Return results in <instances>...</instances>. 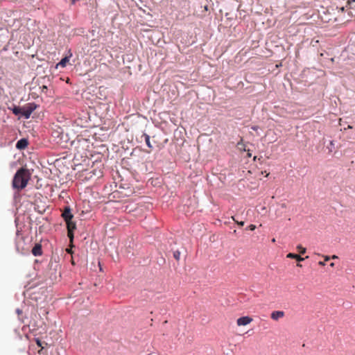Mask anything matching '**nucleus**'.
I'll return each instance as SVG.
<instances>
[{
    "instance_id": "15",
    "label": "nucleus",
    "mask_w": 355,
    "mask_h": 355,
    "mask_svg": "<svg viewBox=\"0 0 355 355\" xmlns=\"http://www.w3.org/2000/svg\"><path fill=\"white\" fill-rule=\"evenodd\" d=\"M237 147L241 150H245V144L243 142V139H241V140L237 143Z\"/></svg>"
},
{
    "instance_id": "30",
    "label": "nucleus",
    "mask_w": 355,
    "mask_h": 355,
    "mask_svg": "<svg viewBox=\"0 0 355 355\" xmlns=\"http://www.w3.org/2000/svg\"><path fill=\"white\" fill-rule=\"evenodd\" d=\"M330 266L334 267V263H331L330 264Z\"/></svg>"
},
{
    "instance_id": "14",
    "label": "nucleus",
    "mask_w": 355,
    "mask_h": 355,
    "mask_svg": "<svg viewBox=\"0 0 355 355\" xmlns=\"http://www.w3.org/2000/svg\"><path fill=\"white\" fill-rule=\"evenodd\" d=\"M144 137L145 138V141H146L147 146L150 148H153V146L151 145L150 141V136L147 134H144Z\"/></svg>"
},
{
    "instance_id": "20",
    "label": "nucleus",
    "mask_w": 355,
    "mask_h": 355,
    "mask_svg": "<svg viewBox=\"0 0 355 355\" xmlns=\"http://www.w3.org/2000/svg\"><path fill=\"white\" fill-rule=\"evenodd\" d=\"M48 90V88L45 85H43L42 87H41V92H43V93H46Z\"/></svg>"
},
{
    "instance_id": "7",
    "label": "nucleus",
    "mask_w": 355,
    "mask_h": 355,
    "mask_svg": "<svg viewBox=\"0 0 355 355\" xmlns=\"http://www.w3.org/2000/svg\"><path fill=\"white\" fill-rule=\"evenodd\" d=\"M62 216L66 222H68L72 219L73 216L71 212V209L69 207H65L63 213L62 214Z\"/></svg>"
},
{
    "instance_id": "29",
    "label": "nucleus",
    "mask_w": 355,
    "mask_h": 355,
    "mask_svg": "<svg viewBox=\"0 0 355 355\" xmlns=\"http://www.w3.org/2000/svg\"><path fill=\"white\" fill-rule=\"evenodd\" d=\"M297 266H298V267H302V265H301L300 263H297Z\"/></svg>"
},
{
    "instance_id": "23",
    "label": "nucleus",
    "mask_w": 355,
    "mask_h": 355,
    "mask_svg": "<svg viewBox=\"0 0 355 355\" xmlns=\"http://www.w3.org/2000/svg\"><path fill=\"white\" fill-rule=\"evenodd\" d=\"M318 264L321 266H324L325 265V262L324 261H319Z\"/></svg>"
},
{
    "instance_id": "27",
    "label": "nucleus",
    "mask_w": 355,
    "mask_h": 355,
    "mask_svg": "<svg viewBox=\"0 0 355 355\" xmlns=\"http://www.w3.org/2000/svg\"><path fill=\"white\" fill-rule=\"evenodd\" d=\"M347 128H348V129H352V126L349 125H348V127H347Z\"/></svg>"
},
{
    "instance_id": "9",
    "label": "nucleus",
    "mask_w": 355,
    "mask_h": 355,
    "mask_svg": "<svg viewBox=\"0 0 355 355\" xmlns=\"http://www.w3.org/2000/svg\"><path fill=\"white\" fill-rule=\"evenodd\" d=\"M32 253L34 256H40L42 254V246L40 244H35L32 249Z\"/></svg>"
},
{
    "instance_id": "31",
    "label": "nucleus",
    "mask_w": 355,
    "mask_h": 355,
    "mask_svg": "<svg viewBox=\"0 0 355 355\" xmlns=\"http://www.w3.org/2000/svg\"><path fill=\"white\" fill-rule=\"evenodd\" d=\"M248 157H251V153H248Z\"/></svg>"
},
{
    "instance_id": "13",
    "label": "nucleus",
    "mask_w": 355,
    "mask_h": 355,
    "mask_svg": "<svg viewBox=\"0 0 355 355\" xmlns=\"http://www.w3.org/2000/svg\"><path fill=\"white\" fill-rule=\"evenodd\" d=\"M12 111L15 115L21 114V107L14 106Z\"/></svg>"
},
{
    "instance_id": "25",
    "label": "nucleus",
    "mask_w": 355,
    "mask_h": 355,
    "mask_svg": "<svg viewBox=\"0 0 355 355\" xmlns=\"http://www.w3.org/2000/svg\"><path fill=\"white\" fill-rule=\"evenodd\" d=\"M281 207L282 208H286V205L285 203H283V204L281 205Z\"/></svg>"
},
{
    "instance_id": "17",
    "label": "nucleus",
    "mask_w": 355,
    "mask_h": 355,
    "mask_svg": "<svg viewBox=\"0 0 355 355\" xmlns=\"http://www.w3.org/2000/svg\"><path fill=\"white\" fill-rule=\"evenodd\" d=\"M173 257H174V258H175L177 261H178V260L180 259V252L179 251H178V250H177V251H175V252H173Z\"/></svg>"
},
{
    "instance_id": "22",
    "label": "nucleus",
    "mask_w": 355,
    "mask_h": 355,
    "mask_svg": "<svg viewBox=\"0 0 355 355\" xmlns=\"http://www.w3.org/2000/svg\"><path fill=\"white\" fill-rule=\"evenodd\" d=\"M36 343L39 347H41L42 349H43L42 342L39 339H36Z\"/></svg>"
},
{
    "instance_id": "4",
    "label": "nucleus",
    "mask_w": 355,
    "mask_h": 355,
    "mask_svg": "<svg viewBox=\"0 0 355 355\" xmlns=\"http://www.w3.org/2000/svg\"><path fill=\"white\" fill-rule=\"evenodd\" d=\"M252 321V318L249 316L241 317L236 320L238 326H245L250 324Z\"/></svg>"
},
{
    "instance_id": "12",
    "label": "nucleus",
    "mask_w": 355,
    "mask_h": 355,
    "mask_svg": "<svg viewBox=\"0 0 355 355\" xmlns=\"http://www.w3.org/2000/svg\"><path fill=\"white\" fill-rule=\"evenodd\" d=\"M347 12V17H344L346 21H350L353 17H355V14H354L352 10H348L346 11Z\"/></svg>"
},
{
    "instance_id": "2",
    "label": "nucleus",
    "mask_w": 355,
    "mask_h": 355,
    "mask_svg": "<svg viewBox=\"0 0 355 355\" xmlns=\"http://www.w3.org/2000/svg\"><path fill=\"white\" fill-rule=\"evenodd\" d=\"M36 108L37 105L35 103H27L24 106L21 107V115L24 116L25 119H28Z\"/></svg>"
},
{
    "instance_id": "24",
    "label": "nucleus",
    "mask_w": 355,
    "mask_h": 355,
    "mask_svg": "<svg viewBox=\"0 0 355 355\" xmlns=\"http://www.w3.org/2000/svg\"><path fill=\"white\" fill-rule=\"evenodd\" d=\"M329 259H330V258H329V257L326 256V257H324V261H329Z\"/></svg>"
},
{
    "instance_id": "8",
    "label": "nucleus",
    "mask_w": 355,
    "mask_h": 355,
    "mask_svg": "<svg viewBox=\"0 0 355 355\" xmlns=\"http://www.w3.org/2000/svg\"><path fill=\"white\" fill-rule=\"evenodd\" d=\"M28 142L26 139H19L16 144V148L19 150L26 148L28 146Z\"/></svg>"
},
{
    "instance_id": "26",
    "label": "nucleus",
    "mask_w": 355,
    "mask_h": 355,
    "mask_svg": "<svg viewBox=\"0 0 355 355\" xmlns=\"http://www.w3.org/2000/svg\"><path fill=\"white\" fill-rule=\"evenodd\" d=\"M17 313H18V314H20V313H21V310H19V309H17Z\"/></svg>"
},
{
    "instance_id": "28",
    "label": "nucleus",
    "mask_w": 355,
    "mask_h": 355,
    "mask_svg": "<svg viewBox=\"0 0 355 355\" xmlns=\"http://www.w3.org/2000/svg\"><path fill=\"white\" fill-rule=\"evenodd\" d=\"M337 257H338L337 256L334 255V256L332 257V259H336Z\"/></svg>"
},
{
    "instance_id": "18",
    "label": "nucleus",
    "mask_w": 355,
    "mask_h": 355,
    "mask_svg": "<svg viewBox=\"0 0 355 355\" xmlns=\"http://www.w3.org/2000/svg\"><path fill=\"white\" fill-rule=\"evenodd\" d=\"M62 132H59V131H54L53 132V134H55V137H60V139L62 138Z\"/></svg>"
},
{
    "instance_id": "19",
    "label": "nucleus",
    "mask_w": 355,
    "mask_h": 355,
    "mask_svg": "<svg viewBox=\"0 0 355 355\" xmlns=\"http://www.w3.org/2000/svg\"><path fill=\"white\" fill-rule=\"evenodd\" d=\"M232 218L234 221H235L239 226H243L244 225V222L243 221H241V222H239L237 221L234 216H232Z\"/></svg>"
},
{
    "instance_id": "16",
    "label": "nucleus",
    "mask_w": 355,
    "mask_h": 355,
    "mask_svg": "<svg viewBox=\"0 0 355 355\" xmlns=\"http://www.w3.org/2000/svg\"><path fill=\"white\" fill-rule=\"evenodd\" d=\"M297 248L299 250L300 254H304L306 252V248H303L302 245H297Z\"/></svg>"
},
{
    "instance_id": "10",
    "label": "nucleus",
    "mask_w": 355,
    "mask_h": 355,
    "mask_svg": "<svg viewBox=\"0 0 355 355\" xmlns=\"http://www.w3.org/2000/svg\"><path fill=\"white\" fill-rule=\"evenodd\" d=\"M286 257L290 258V259H295L298 261H302L304 260V258L302 257L301 256H300L297 254H294V253H288L286 255Z\"/></svg>"
},
{
    "instance_id": "32",
    "label": "nucleus",
    "mask_w": 355,
    "mask_h": 355,
    "mask_svg": "<svg viewBox=\"0 0 355 355\" xmlns=\"http://www.w3.org/2000/svg\"><path fill=\"white\" fill-rule=\"evenodd\" d=\"M272 242H275V239H272Z\"/></svg>"
},
{
    "instance_id": "11",
    "label": "nucleus",
    "mask_w": 355,
    "mask_h": 355,
    "mask_svg": "<svg viewBox=\"0 0 355 355\" xmlns=\"http://www.w3.org/2000/svg\"><path fill=\"white\" fill-rule=\"evenodd\" d=\"M72 54L70 53L69 56H65L64 58H62L60 62H59L58 65L64 67L67 65V63L69 61V58L71 57Z\"/></svg>"
},
{
    "instance_id": "3",
    "label": "nucleus",
    "mask_w": 355,
    "mask_h": 355,
    "mask_svg": "<svg viewBox=\"0 0 355 355\" xmlns=\"http://www.w3.org/2000/svg\"><path fill=\"white\" fill-rule=\"evenodd\" d=\"M355 3V0H348L346 3L345 6H341V7H336V9L338 10V12H344L348 10H353L355 8V5L354 4Z\"/></svg>"
},
{
    "instance_id": "6",
    "label": "nucleus",
    "mask_w": 355,
    "mask_h": 355,
    "mask_svg": "<svg viewBox=\"0 0 355 355\" xmlns=\"http://www.w3.org/2000/svg\"><path fill=\"white\" fill-rule=\"evenodd\" d=\"M285 315V313L283 311H274L270 314V318L272 320L275 321H277L278 320L284 318Z\"/></svg>"
},
{
    "instance_id": "5",
    "label": "nucleus",
    "mask_w": 355,
    "mask_h": 355,
    "mask_svg": "<svg viewBox=\"0 0 355 355\" xmlns=\"http://www.w3.org/2000/svg\"><path fill=\"white\" fill-rule=\"evenodd\" d=\"M67 223V230H68V236L72 239L73 237V232L76 228V223L72 222L71 220H69Z\"/></svg>"
},
{
    "instance_id": "1",
    "label": "nucleus",
    "mask_w": 355,
    "mask_h": 355,
    "mask_svg": "<svg viewBox=\"0 0 355 355\" xmlns=\"http://www.w3.org/2000/svg\"><path fill=\"white\" fill-rule=\"evenodd\" d=\"M31 178V173L27 168H20L15 174L12 180V187L17 190L24 189Z\"/></svg>"
},
{
    "instance_id": "21",
    "label": "nucleus",
    "mask_w": 355,
    "mask_h": 355,
    "mask_svg": "<svg viewBox=\"0 0 355 355\" xmlns=\"http://www.w3.org/2000/svg\"><path fill=\"white\" fill-rule=\"evenodd\" d=\"M248 228H249L250 230L253 231V230H254L256 229V225H252V224L248 226Z\"/></svg>"
}]
</instances>
